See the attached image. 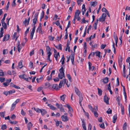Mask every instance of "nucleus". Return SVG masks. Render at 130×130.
<instances>
[{
    "label": "nucleus",
    "instance_id": "obj_1",
    "mask_svg": "<svg viewBox=\"0 0 130 130\" xmlns=\"http://www.w3.org/2000/svg\"><path fill=\"white\" fill-rule=\"evenodd\" d=\"M20 101V99H17L16 101L12 104L11 106V107L10 110L11 111L13 110L16 106V104L19 103Z\"/></svg>",
    "mask_w": 130,
    "mask_h": 130
},
{
    "label": "nucleus",
    "instance_id": "obj_2",
    "mask_svg": "<svg viewBox=\"0 0 130 130\" xmlns=\"http://www.w3.org/2000/svg\"><path fill=\"white\" fill-rule=\"evenodd\" d=\"M106 14L105 13H103L99 19V21L100 22L105 21Z\"/></svg>",
    "mask_w": 130,
    "mask_h": 130
},
{
    "label": "nucleus",
    "instance_id": "obj_3",
    "mask_svg": "<svg viewBox=\"0 0 130 130\" xmlns=\"http://www.w3.org/2000/svg\"><path fill=\"white\" fill-rule=\"evenodd\" d=\"M62 120L64 122L68 121L69 120L68 117L67 116L62 115L61 117Z\"/></svg>",
    "mask_w": 130,
    "mask_h": 130
},
{
    "label": "nucleus",
    "instance_id": "obj_4",
    "mask_svg": "<svg viewBox=\"0 0 130 130\" xmlns=\"http://www.w3.org/2000/svg\"><path fill=\"white\" fill-rule=\"evenodd\" d=\"M68 82V80L66 79H64V80H60L59 84V88H61L62 84L63 83L64 84L66 83L67 82Z\"/></svg>",
    "mask_w": 130,
    "mask_h": 130
},
{
    "label": "nucleus",
    "instance_id": "obj_5",
    "mask_svg": "<svg viewBox=\"0 0 130 130\" xmlns=\"http://www.w3.org/2000/svg\"><path fill=\"white\" fill-rule=\"evenodd\" d=\"M36 27H34L32 28V30L30 33V38L31 40L33 39V37L35 32Z\"/></svg>",
    "mask_w": 130,
    "mask_h": 130
},
{
    "label": "nucleus",
    "instance_id": "obj_6",
    "mask_svg": "<svg viewBox=\"0 0 130 130\" xmlns=\"http://www.w3.org/2000/svg\"><path fill=\"white\" fill-rule=\"evenodd\" d=\"M109 99L106 95H105L103 98V100L104 102L107 104H109Z\"/></svg>",
    "mask_w": 130,
    "mask_h": 130
},
{
    "label": "nucleus",
    "instance_id": "obj_7",
    "mask_svg": "<svg viewBox=\"0 0 130 130\" xmlns=\"http://www.w3.org/2000/svg\"><path fill=\"white\" fill-rule=\"evenodd\" d=\"M74 90L76 94L79 96H81V95H82V94L78 89L75 87L74 88Z\"/></svg>",
    "mask_w": 130,
    "mask_h": 130
},
{
    "label": "nucleus",
    "instance_id": "obj_8",
    "mask_svg": "<svg viewBox=\"0 0 130 130\" xmlns=\"http://www.w3.org/2000/svg\"><path fill=\"white\" fill-rule=\"evenodd\" d=\"M10 36V35L9 34L5 35L4 37L3 41L4 42L8 40L9 39Z\"/></svg>",
    "mask_w": 130,
    "mask_h": 130
},
{
    "label": "nucleus",
    "instance_id": "obj_9",
    "mask_svg": "<svg viewBox=\"0 0 130 130\" xmlns=\"http://www.w3.org/2000/svg\"><path fill=\"white\" fill-rule=\"evenodd\" d=\"M46 103L48 104L47 105L50 108V109L53 110H55L57 109L56 108L54 107V106L51 104H48L47 103Z\"/></svg>",
    "mask_w": 130,
    "mask_h": 130
},
{
    "label": "nucleus",
    "instance_id": "obj_10",
    "mask_svg": "<svg viewBox=\"0 0 130 130\" xmlns=\"http://www.w3.org/2000/svg\"><path fill=\"white\" fill-rule=\"evenodd\" d=\"M19 77L20 78H21L22 79H24V80H26V78L27 77V76L25 74H23L19 75Z\"/></svg>",
    "mask_w": 130,
    "mask_h": 130
},
{
    "label": "nucleus",
    "instance_id": "obj_11",
    "mask_svg": "<svg viewBox=\"0 0 130 130\" xmlns=\"http://www.w3.org/2000/svg\"><path fill=\"white\" fill-rule=\"evenodd\" d=\"M71 61L73 65L74 64V54L73 53H72L71 57Z\"/></svg>",
    "mask_w": 130,
    "mask_h": 130
},
{
    "label": "nucleus",
    "instance_id": "obj_12",
    "mask_svg": "<svg viewBox=\"0 0 130 130\" xmlns=\"http://www.w3.org/2000/svg\"><path fill=\"white\" fill-rule=\"evenodd\" d=\"M58 76L59 79H61L64 76V73H59Z\"/></svg>",
    "mask_w": 130,
    "mask_h": 130
},
{
    "label": "nucleus",
    "instance_id": "obj_13",
    "mask_svg": "<svg viewBox=\"0 0 130 130\" xmlns=\"http://www.w3.org/2000/svg\"><path fill=\"white\" fill-rule=\"evenodd\" d=\"M1 23L2 24V26L3 27V28H4V29H6L7 28V24L5 23V21L4 22L1 21Z\"/></svg>",
    "mask_w": 130,
    "mask_h": 130
},
{
    "label": "nucleus",
    "instance_id": "obj_14",
    "mask_svg": "<svg viewBox=\"0 0 130 130\" xmlns=\"http://www.w3.org/2000/svg\"><path fill=\"white\" fill-rule=\"evenodd\" d=\"M40 112L42 116H43L47 113L46 111L44 109H41Z\"/></svg>",
    "mask_w": 130,
    "mask_h": 130
},
{
    "label": "nucleus",
    "instance_id": "obj_15",
    "mask_svg": "<svg viewBox=\"0 0 130 130\" xmlns=\"http://www.w3.org/2000/svg\"><path fill=\"white\" fill-rule=\"evenodd\" d=\"M117 119V115L116 114H115L113 116L112 118V122L113 123H115L116 122V121Z\"/></svg>",
    "mask_w": 130,
    "mask_h": 130
},
{
    "label": "nucleus",
    "instance_id": "obj_16",
    "mask_svg": "<svg viewBox=\"0 0 130 130\" xmlns=\"http://www.w3.org/2000/svg\"><path fill=\"white\" fill-rule=\"evenodd\" d=\"M43 79V77L41 76L40 78H37L36 79L37 82L38 83H39L42 82Z\"/></svg>",
    "mask_w": 130,
    "mask_h": 130
},
{
    "label": "nucleus",
    "instance_id": "obj_17",
    "mask_svg": "<svg viewBox=\"0 0 130 130\" xmlns=\"http://www.w3.org/2000/svg\"><path fill=\"white\" fill-rule=\"evenodd\" d=\"M67 107L69 111L70 112H73V109L69 105V104H67Z\"/></svg>",
    "mask_w": 130,
    "mask_h": 130
},
{
    "label": "nucleus",
    "instance_id": "obj_18",
    "mask_svg": "<svg viewBox=\"0 0 130 130\" xmlns=\"http://www.w3.org/2000/svg\"><path fill=\"white\" fill-rule=\"evenodd\" d=\"M52 88L57 90L58 89V86L57 84H54L53 85Z\"/></svg>",
    "mask_w": 130,
    "mask_h": 130
},
{
    "label": "nucleus",
    "instance_id": "obj_19",
    "mask_svg": "<svg viewBox=\"0 0 130 130\" xmlns=\"http://www.w3.org/2000/svg\"><path fill=\"white\" fill-rule=\"evenodd\" d=\"M92 6H94L98 4V2L97 1H95L94 2H90Z\"/></svg>",
    "mask_w": 130,
    "mask_h": 130
},
{
    "label": "nucleus",
    "instance_id": "obj_20",
    "mask_svg": "<svg viewBox=\"0 0 130 130\" xmlns=\"http://www.w3.org/2000/svg\"><path fill=\"white\" fill-rule=\"evenodd\" d=\"M4 33V29L2 27L1 28L0 38L2 37L3 36V34Z\"/></svg>",
    "mask_w": 130,
    "mask_h": 130
},
{
    "label": "nucleus",
    "instance_id": "obj_21",
    "mask_svg": "<svg viewBox=\"0 0 130 130\" xmlns=\"http://www.w3.org/2000/svg\"><path fill=\"white\" fill-rule=\"evenodd\" d=\"M37 21V19H34L32 20L33 24L32 25V26H33L34 27H35V25L36 24V22Z\"/></svg>",
    "mask_w": 130,
    "mask_h": 130
},
{
    "label": "nucleus",
    "instance_id": "obj_22",
    "mask_svg": "<svg viewBox=\"0 0 130 130\" xmlns=\"http://www.w3.org/2000/svg\"><path fill=\"white\" fill-rule=\"evenodd\" d=\"M64 60H65V58L64 57V56L63 55H62L61 60L60 61V62L62 61L61 64H64Z\"/></svg>",
    "mask_w": 130,
    "mask_h": 130
},
{
    "label": "nucleus",
    "instance_id": "obj_23",
    "mask_svg": "<svg viewBox=\"0 0 130 130\" xmlns=\"http://www.w3.org/2000/svg\"><path fill=\"white\" fill-rule=\"evenodd\" d=\"M66 96L65 94L62 95L61 96H60V99L61 100L64 101Z\"/></svg>",
    "mask_w": 130,
    "mask_h": 130
},
{
    "label": "nucleus",
    "instance_id": "obj_24",
    "mask_svg": "<svg viewBox=\"0 0 130 130\" xmlns=\"http://www.w3.org/2000/svg\"><path fill=\"white\" fill-rule=\"evenodd\" d=\"M79 104L81 106H82V103L81 102H82L83 100V97L82 96V95H81V96H79Z\"/></svg>",
    "mask_w": 130,
    "mask_h": 130
},
{
    "label": "nucleus",
    "instance_id": "obj_25",
    "mask_svg": "<svg viewBox=\"0 0 130 130\" xmlns=\"http://www.w3.org/2000/svg\"><path fill=\"white\" fill-rule=\"evenodd\" d=\"M80 13V12L79 10H77L76 12L75 13V14L74 16L76 17V16H79V14Z\"/></svg>",
    "mask_w": 130,
    "mask_h": 130
},
{
    "label": "nucleus",
    "instance_id": "obj_26",
    "mask_svg": "<svg viewBox=\"0 0 130 130\" xmlns=\"http://www.w3.org/2000/svg\"><path fill=\"white\" fill-rule=\"evenodd\" d=\"M103 82L104 84L107 83L108 82V78L107 77L103 79Z\"/></svg>",
    "mask_w": 130,
    "mask_h": 130
},
{
    "label": "nucleus",
    "instance_id": "obj_27",
    "mask_svg": "<svg viewBox=\"0 0 130 130\" xmlns=\"http://www.w3.org/2000/svg\"><path fill=\"white\" fill-rule=\"evenodd\" d=\"M44 11H43L41 13V15H40V21H41V20L44 17Z\"/></svg>",
    "mask_w": 130,
    "mask_h": 130
},
{
    "label": "nucleus",
    "instance_id": "obj_28",
    "mask_svg": "<svg viewBox=\"0 0 130 130\" xmlns=\"http://www.w3.org/2000/svg\"><path fill=\"white\" fill-rule=\"evenodd\" d=\"M101 53L99 51H97L95 52V55L96 56L98 57H100Z\"/></svg>",
    "mask_w": 130,
    "mask_h": 130
},
{
    "label": "nucleus",
    "instance_id": "obj_29",
    "mask_svg": "<svg viewBox=\"0 0 130 130\" xmlns=\"http://www.w3.org/2000/svg\"><path fill=\"white\" fill-rule=\"evenodd\" d=\"M121 112L122 115H123L124 113V108L123 106H122V104H121Z\"/></svg>",
    "mask_w": 130,
    "mask_h": 130
},
{
    "label": "nucleus",
    "instance_id": "obj_30",
    "mask_svg": "<svg viewBox=\"0 0 130 130\" xmlns=\"http://www.w3.org/2000/svg\"><path fill=\"white\" fill-rule=\"evenodd\" d=\"M67 77L68 78L69 81L70 82H72V78L70 75L69 74H68L67 75Z\"/></svg>",
    "mask_w": 130,
    "mask_h": 130
},
{
    "label": "nucleus",
    "instance_id": "obj_31",
    "mask_svg": "<svg viewBox=\"0 0 130 130\" xmlns=\"http://www.w3.org/2000/svg\"><path fill=\"white\" fill-rule=\"evenodd\" d=\"M55 47L58 49H60L61 50H62V45L61 44H60L58 46H55Z\"/></svg>",
    "mask_w": 130,
    "mask_h": 130
},
{
    "label": "nucleus",
    "instance_id": "obj_32",
    "mask_svg": "<svg viewBox=\"0 0 130 130\" xmlns=\"http://www.w3.org/2000/svg\"><path fill=\"white\" fill-rule=\"evenodd\" d=\"M46 50L47 52V53H50L51 51V49L48 46H46Z\"/></svg>",
    "mask_w": 130,
    "mask_h": 130
},
{
    "label": "nucleus",
    "instance_id": "obj_33",
    "mask_svg": "<svg viewBox=\"0 0 130 130\" xmlns=\"http://www.w3.org/2000/svg\"><path fill=\"white\" fill-rule=\"evenodd\" d=\"M82 126L84 129L86 128L84 120H82Z\"/></svg>",
    "mask_w": 130,
    "mask_h": 130
},
{
    "label": "nucleus",
    "instance_id": "obj_34",
    "mask_svg": "<svg viewBox=\"0 0 130 130\" xmlns=\"http://www.w3.org/2000/svg\"><path fill=\"white\" fill-rule=\"evenodd\" d=\"M98 94L100 96L102 94V90L99 88H98Z\"/></svg>",
    "mask_w": 130,
    "mask_h": 130
},
{
    "label": "nucleus",
    "instance_id": "obj_35",
    "mask_svg": "<svg viewBox=\"0 0 130 130\" xmlns=\"http://www.w3.org/2000/svg\"><path fill=\"white\" fill-rule=\"evenodd\" d=\"M122 58L121 57L120 58H119V65H121L122 64Z\"/></svg>",
    "mask_w": 130,
    "mask_h": 130
},
{
    "label": "nucleus",
    "instance_id": "obj_36",
    "mask_svg": "<svg viewBox=\"0 0 130 130\" xmlns=\"http://www.w3.org/2000/svg\"><path fill=\"white\" fill-rule=\"evenodd\" d=\"M127 125V123L126 122H125L123 125V130H125L126 129Z\"/></svg>",
    "mask_w": 130,
    "mask_h": 130
},
{
    "label": "nucleus",
    "instance_id": "obj_37",
    "mask_svg": "<svg viewBox=\"0 0 130 130\" xmlns=\"http://www.w3.org/2000/svg\"><path fill=\"white\" fill-rule=\"evenodd\" d=\"M18 66L20 69H21L23 67L22 62L20 61L18 63Z\"/></svg>",
    "mask_w": 130,
    "mask_h": 130
},
{
    "label": "nucleus",
    "instance_id": "obj_38",
    "mask_svg": "<svg viewBox=\"0 0 130 130\" xmlns=\"http://www.w3.org/2000/svg\"><path fill=\"white\" fill-rule=\"evenodd\" d=\"M36 32H39L40 33L42 32L41 27H38L36 30Z\"/></svg>",
    "mask_w": 130,
    "mask_h": 130
},
{
    "label": "nucleus",
    "instance_id": "obj_39",
    "mask_svg": "<svg viewBox=\"0 0 130 130\" xmlns=\"http://www.w3.org/2000/svg\"><path fill=\"white\" fill-rule=\"evenodd\" d=\"M15 92V91L14 90H13L8 91L9 95L14 93Z\"/></svg>",
    "mask_w": 130,
    "mask_h": 130
},
{
    "label": "nucleus",
    "instance_id": "obj_40",
    "mask_svg": "<svg viewBox=\"0 0 130 130\" xmlns=\"http://www.w3.org/2000/svg\"><path fill=\"white\" fill-rule=\"evenodd\" d=\"M7 15V14L6 13L4 14V17H3V18L2 19V20L1 21H2L3 22H4V21H5V18L6 17V16Z\"/></svg>",
    "mask_w": 130,
    "mask_h": 130
},
{
    "label": "nucleus",
    "instance_id": "obj_41",
    "mask_svg": "<svg viewBox=\"0 0 130 130\" xmlns=\"http://www.w3.org/2000/svg\"><path fill=\"white\" fill-rule=\"evenodd\" d=\"M88 107L91 110L92 112L94 111V109H93L92 107L90 105H88Z\"/></svg>",
    "mask_w": 130,
    "mask_h": 130
},
{
    "label": "nucleus",
    "instance_id": "obj_42",
    "mask_svg": "<svg viewBox=\"0 0 130 130\" xmlns=\"http://www.w3.org/2000/svg\"><path fill=\"white\" fill-rule=\"evenodd\" d=\"M56 105L58 109H59L60 107L62 106V104H59L58 103H56Z\"/></svg>",
    "mask_w": 130,
    "mask_h": 130
},
{
    "label": "nucleus",
    "instance_id": "obj_43",
    "mask_svg": "<svg viewBox=\"0 0 130 130\" xmlns=\"http://www.w3.org/2000/svg\"><path fill=\"white\" fill-rule=\"evenodd\" d=\"M54 38V37H52L51 36H49L48 37V39L51 41H53V40Z\"/></svg>",
    "mask_w": 130,
    "mask_h": 130
},
{
    "label": "nucleus",
    "instance_id": "obj_44",
    "mask_svg": "<svg viewBox=\"0 0 130 130\" xmlns=\"http://www.w3.org/2000/svg\"><path fill=\"white\" fill-rule=\"evenodd\" d=\"M59 71L60 72V73H64V69L63 67H61V68L60 69Z\"/></svg>",
    "mask_w": 130,
    "mask_h": 130
},
{
    "label": "nucleus",
    "instance_id": "obj_45",
    "mask_svg": "<svg viewBox=\"0 0 130 130\" xmlns=\"http://www.w3.org/2000/svg\"><path fill=\"white\" fill-rule=\"evenodd\" d=\"M0 115L1 116L4 118V117L5 115V113L3 112H0Z\"/></svg>",
    "mask_w": 130,
    "mask_h": 130
},
{
    "label": "nucleus",
    "instance_id": "obj_46",
    "mask_svg": "<svg viewBox=\"0 0 130 130\" xmlns=\"http://www.w3.org/2000/svg\"><path fill=\"white\" fill-rule=\"evenodd\" d=\"M7 126L6 125L4 124L1 127V129L2 130H4V129H6L7 128Z\"/></svg>",
    "mask_w": 130,
    "mask_h": 130
},
{
    "label": "nucleus",
    "instance_id": "obj_47",
    "mask_svg": "<svg viewBox=\"0 0 130 130\" xmlns=\"http://www.w3.org/2000/svg\"><path fill=\"white\" fill-rule=\"evenodd\" d=\"M60 111L61 112H65V111L64 110V108L63 107V106H61V107H60V108H59Z\"/></svg>",
    "mask_w": 130,
    "mask_h": 130
},
{
    "label": "nucleus",
    "instance_id": "obj_48",
    "mask_svg": "<svg viewBox=\"0 0 130 130\" xmlns=\"http://www.w3.org/2000/svg\"><path fill=\"white\" fill-rule=\"evenodd\" d=\"M22 47H21V46L19 44L18 46V50L19 52H20V50L21 49Z\"/></svg>",
    "mask_w": 130,
    "mask_h": 130
},
{
    "label": "nucleus",
    "instance_id": "obj_49",
    "mask_svg": "<svg viewBox=\"0 0 130 130\" xmlns=\"http://www.w3.org/2000/svg\"><path fill=\"white\" fill-rule=\"evenodd\" d=\"M82 23H86L87 22H88V21H87L85 20V18H83L82 20Z\"/></svg>",
    "mask_w": 130,
    "mask_h": 130
},
{
    "label": "nucleus",
    "instance_id": "obj_50",
    "mask_svg": "<svg viewBox=\"0 0 130 130\" xmlns=\"http://www.w3.org/2000/svg\"><path fill=\"white\" fill-rule=\"evenodd\" d=\"M114 39L115 40V41L116 42V45L117 46V43L118 42V37L117 36L115 37H114Z\"/></svg>",
    "mask_w": 130,
    "mask_h": 130
},
{
    "label": "nucleus",
    "instance_id": "obj_51",
    "mask_svg": "<svg viewBox=\"0 0 130 130\" xmlns=\"http://www.w3.org/2000/svg\"><path fill=\"white\" fill-rule=\"evenodd\" d=\"M94 113V116L96 117H98V113H97V112H96V111H93V112H92Z\"/></svg>",
    "mask_w": 130,
    "mask_h": 130
},
{
    "label": "nucleus",
    "instance_id": "obj_52",
    "mask_svg": "<svg viewBox=\"0 0 130 130\" xmlns=\"http://www.w3.org/2000/svg\"><path fill=\"white\" fill-rule=\"evenodd\" d=\"M106 112L108 114H111L112 113V110L110 109V108H109L108 110Z\"/></svg>",
    "mask_w": 130,
    "mask_h": 130
},
{
    "label": "nucleus",
    "instance_id": "obj_53",
    "mask_svg": "<svg viewBox=\"0 0 130 130\" xmlns=\"http://www.w3.org/2000/svg\"><path fill=\"white\" fill-rule=\"evenodd\" d=\"M32 126V124L31 122H29L28 123L27 125V127L28 128H31Z\"/></svg>",
    "mask_w": 130,
    "mask_h": 130
},
{
    "label": "nucleus",
    "instance_id": "obj_54",
    "mask_svg": "<svg viewBox=\"0 0 130 130\" xmlns=\"http://www.w3.org/2000/svg\"><path fill=\"white\" fill-rule=\"evenodd\" d=\"M106 44H102L101 45V48L102 49H104L106 47Z\"/></svg>",
    "mask_w": 130,
    "mask_h": 130
},
{
    "label": "nucleus",
    "instance_id": "obj_55",
    "mask_svg": "<svg viewBox=\"0 0 130 130\" xmlns=\"http://www.w3.org/2000/svg\"><path fill=\"white\" fill-rule=\"evenodd\" d=\"M52 76L50 74V76H48L47 77V80H50L52 79Z\"/></svg>",
    "mask_w": 130,
    "mask_h": 130
},
{
    "label": "nucleus",
    "instance_id": "obj_56",
    "mask_svg": "<svg viewBox=\"0 0 130 130\" xmlns=\"http://www.w3.org/2000/svg\"><path fill=\"white\" fill-rule=\"evenodd\" d=\"M39 13V12H37L35 13V15H34V17H35L34 19H37Z\"/></svg>",
    "mask_w": 130,
    "mask_h": 130
},
{
    "label": "nucleus",
    "instance_id": "obj_57",
    "mask_svg": "<svg viewBox=\"0 0 130 130\" xmlns=\"http://www.w3.org/2000/svg\"><path fill=\"white\" fill-rule=\"evenodd\" d=\"M54 56L55 58H58V57H59L60 55L59 54V52H58V54H54Z\"/></svg>",
    "mask_w": 130,
    "mask_h": 130
},
{
    "label": "nucleus",
    "instance_id": "obj_58",
    "mask_svg": "<svg viewBox=\"0 0 130 130\" xmlns=\"http://www.w3.org/2000/svg\"><path fill=\"white\" fill-rule=\"evenodd\" d=\"M92 127V126L90 124H89L88 127V130H91V128Z\"/></svg>",
    "mask_w": 130,
    "mask_h": 130
},
{
    "label": "nucleus",
    "instance_id": "obj_59",
    "mask_svg": "<svg viewBox=\"0 0 130 130\" xmlns=\"http://www.w3.org/2000/svg\"><path fill=\"white\" fill-rule=\"evenodd\" d=\"M29 27L28 28H27V30H26V31H25V36H26L27 35V34L28 33V32H29Z\"/></svg>",
    "mask_w": 130,
    "mask_h": 130
},
{
    "label": "nucleus",
    "instance_id": "obj_60",
    "mask_svg": "<svg viewBox=\"0 0 130 130\" xmlns=\"http://www.w3.org/2000/svg\"><path fill=\"white\" fill-rule=\"evenodd\" d=\"M94 44V42L92 41H91L90 42L89 44L91 46V48H92L93 47V44Z\"/></svg>",
    "mask_w": 130,
    "mask_h": 130
},
{
    "label": "nucleus",
    "instance_id": "obj_61",
    "mask_svg": "<svg viewBox=\"0 0 130 130\" xmlns=\"http://www.w3.org/2000/svg\"><path fill=\"white\" fill-rule=\"evenodd\" d=\"M34 109L35 111H36L37 112L40 113V112L41 109H40L39 108H37L36 109L35 108Z\"/></svg>",
    "mask_w": 130,
    "mask_h": 130
},
{
    "label": "nucleus",
    "instance_id": "obj_62",
    "mask_svg": "<svg viewBox=\"0 0 130 130\" xmlns=\"http://www.w3.org/2000/svg\"><path fill=\"white\" fill-rule=\"evenodd\" d=\"M43 88L42 87H39L37 90V91L38 92L40 91Z\"/></svg>",
    "mask_w": 130,
    "mask_h": 130
},
{
    "label": "nucleus",
    "instance_id": "obj_63",
    "mask_svg": "<svg viewBox=\"0 0 130 130\" xmlns=\"http://www.w3.org/2000/svg\"><path fill=\"white\" fill-rule=\"evenodd\" d=\"M0 82L1 83H2L4 82L5 80V78H0Z\"/></svg>",
    "mask_w": 130,
    "mask_h": 130
},
{
    "label": "nucleus",
    "instance_id": "obj_64",
    "mask_svg": "<svg viewBox=\"0 0 130 130\" xmlns=\"http://www.w3.org/2000/svg\"><path fill=\"white\" fill-rule=\"evenodd\" d=\"M100 127L101 128L104 129L105 128L104 124V123L101 124L100 125Z\"/></svg>",
    "mask_w": 130,
    "mask_h": 130
}]
</instances>
